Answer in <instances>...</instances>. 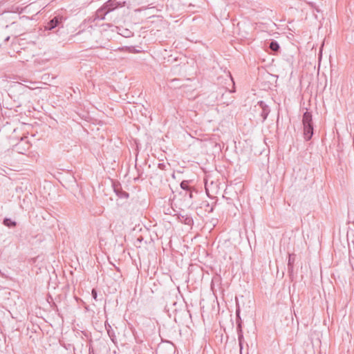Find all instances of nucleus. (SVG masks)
I'll list each match as a JSON object with an SVG mask.
<instances>
[{
	"instance_id": "f257e3e1",
	"label": "nucleus",
	"mask_w": 354,
	"mask_h": 354,
	"mask_svg": "<svg viewBox=\"0 0 354 354\" xmlns=\"http://www.w3.org/2000/svg\"><path fill=\"white\" fill-rule=\"evenodd\" d=\"M304 126V136L306 140H310L313 135V125L312 114L306 111L303 115L302 119Z\"/></svg>"
},
{
	"instance_id": "f03ea898",
	"label": "nucleus",
	"mask_w": 354,
	"mask_h": 354,
	"mask_svg": "<svg viewBox=\"0 0 354 354\" xmlns=\"http://www.w3.org/2000/svg\"><path fill=\"white\" fill-rule=\"evenodd\" d=\"M125 1H120L118 0H109L104 5V9L110 13L118 8L124 6Z\"/></svg>"
},
{
	"instance_id": "7ed1b4c3",
	"label": "nucleus",
	"mask_w": 354,
	"mask_h": 354,
	"mask_svg": "<svg viewBox=\"0 0 354 354\" xmlns=\"http://www.w3.org/2000/svg\"><path fill=\"white\" fill-rule=\"evenodd\" d=\"M61 17L56 16L53 17L51 20H50L46 26H45V28L47 30H53V28L57 27L59 24L61 23Z\"/></svg>"
},
{
	"instance_id": "20e7f679",
	"label": "nucleus",
	"mask_w": 354,
	"mask_h": 354,
	"mask_svg": "<svg viewBox=\"0 0 354 354\" xmlns=\"http://www.w3.org/2000/svg\"><path fill=\"white\" fill-rule=\"evenodd\" d=\"M258 105L261 109V115L262 117L263 121H264L266 120L270 113V109L263 101L259 102Z\"/></svg>"
},
{
	"instance_id": "39448f33",
	"label": "nucleus",
	"mask_w": 354,
	"mask_h": 354,
	"mask_svg": "<svg viewBox=\"0 0 354 354\" xmlns=\"http://www.w3.org/2000/svg\"><path fill=\"white\" fill-rule=\"evenodd\" d=\"M113 189L116 195L121 198H127L129 194L125 191H123L120 185H114Z\"/></svg>"
},
{
	"instance_id": "423d86ee",
	"label": "nucleus",
	"mask_w": 354,
	"mask_h": 354,
	"mask_svg": "<svg viewBox=\"0 0 354 354\" xmlns=\"http://www.w3.org/2000/svg\"><path fill=\"white\" fill-rule=\"evenodd\" d=\"M109 14V12L106 10V9H104V6H102L101 8H100L95 12V19H98L100 20L106 19V17Z\"/></svg>"
},
{
	"instance_id": "0eeeda50",
	"label": "nucleus",
	"mask_w": 354,
	"mask_h": 354,
	"mask_svg": "<svg viewBox=\"0 0 354 354\" xmlns=\"http://www.w3.org/2000/svg\"><path fill=\"white\" fill-rule=\"evenodd\" d=\"M296 255L295 254H290L288 262V271L290 274H292L294 270V263L295 261Z\"/></svg>"
},
{
	"instance_id": "6e6552de",
	"label": "nucleus",
	"mask_w": 354,
	"mask_h": 354,
	"mask_svg": "<svg viewBox=\"0 0 354 354\" xmlns=\"http://www.w3.org/2000/svg\"><path fill=\"white\" fill-rule=\"evenodd\" d=\"M237 330H238V340H239V347H240V353L241 354L242 350H243L244 338H243V332H242V329H241V326L240 324H238Z\"/></svg>"
},
{
	"instance_id": "1a4fd4ad",
	"label": "nucleus",
	"mask_w": 354,
	"mask_h": 354,
	"mask_svg": "<svg viewBox=\"0 0 354 354\" xmlns=\"http://www.w3.org/2000/svg\"><path fill=\"white\" fill-rule=\"evenodd\" d=\"M181 222L187 225H192L193 224V219L188 215H181L179 217Z\"/></svg>"
},
{
	"instance_id": "9d476101",
	"label": "nucleus",
	"mask_w": 354,
	"mask_h": 354,
	"mask_svg": "<svg viewBox=\"0 0 354 354\" xmlns=\"http://www.w3.org/2000/svg\"><path fill=\"white\" fill-rule=\"evenodd\" d=\"M3 223L8 227H14L16 226L17 223L15 221H12L10 218H5L3 219Z\"/></svg>"
},
{
	"instance_id": "9b49d317",
	"label": "nucleus",
	"mask_w": 354,
	"mask_h": 354,
	"mask_svg": "<svg viewBox=\"0 0 354 354\" xmlns=\"http://www.w3.org/2000/svg\"><path fill=\"white\" fill-rule=\"evenodd\" d=\"M269 48L274 52L278 51L279 49V45L276 41H272L270 43Z\"/></svg>"
},
{
	"instance_id": "f8f14e48",
	"label": "nucleus",
	"mask_w": 354,
	"mask_h": 354,
	"mask_svg": "<svg viewBox=\"0 0 354 354\" xmlns=\"http://www.w3.org/2000/svg\"><path fill=\"white\" fill-rule=\"evenodd\" d=\"M180 187L185 191H189L192 187L189 186V180H183L180 183Z\"/></svg>"
},
{
	"instance_id": "ddd939ff",
	"label": "nucleus",
	"mask_w": 354,
	"mask_h": 354,
	"mask_svg": "<svg viewBox=\"0 0 354 354\" xmlns=\"http://www.w3.org/2000/svg\"><path fill=\"white\" fill-rule=\"evenodd\" d=\"M185 197H189V198H192L193 197V192L192 188L189 189V191H186L185 193Z\"/></svg>"
},
{
	"instance_id": "4468645a",
	"label": "nucleus",
	"mask_w": 354,
	"mask_h": 354,
	"mask_svg": "<svg viewBox=\"0 0 354 354\" xmlns=\"http://www.w3.org/2000/svg\"><path fill=\"white\" fill-rule=\"evenodd\" d=\"M91 295L92 297L95 300L97 301V293L95 289H93L91 291Z\"/></svg>"
},
{
	"instance_id": "2eb2a0df",
	"label": "nucleus",
	"mask_w": 354,
	"mask_h": 354,
	"mask_svg": "<svg viewBox=\"0 0 354 354\" xmlns=\"http://www.w3.org/2000/svg\"><path fill=\"white\" fill-rule=\"evenodd\" d=\"M10 39V37H7L6 39H5V41H8V40Z\"/></svg>"
},
{
	"instance_id": "dca6fc26",
	"label": "nucleus",
	"mask_w": 354,
	"mask_h": 354,
	"mask_svg": "<svg viewBox=\"0 0 354 354\" xmlns=\"http://www.w3.org/2000/svg\"><path fill=\"white\" fill-rule=\"evenodd\" d=\"M227 200L228 201V202H227V203H230V201H231V199H230V198H227Z\"/></svg>"
},
{
	"instance_id": "f3484780",
	"label": "nucleus",
	"mask_w": 354,
	"mask_h": 354,
	"mask_svg": "<svg viewBox=\"0 0 354 354\" xmlns=\"http://www.w3.org/2000/svg\"><path fill=\"white\" fill-rule=\"evenodd\" d=\"M108 333H109V336L111 337V334H110L109 330H108Z\"/></svg>"
},
{
	"instance_id": "a211bd4d",
	"label": "nucleus",
	"mask_w": 354,
	"mask_h": 354,
	"mask_svg": "<svg viewBox=\"0 0 354 354\" xmlns=\"http://www.w3.org/2000/svg\"><path fill=\"white\" fill-rule=\"evenodd\" d=\"M91 352H92V351H91V350H89V354H91Z\"/></svg>"
}]
</instances>
